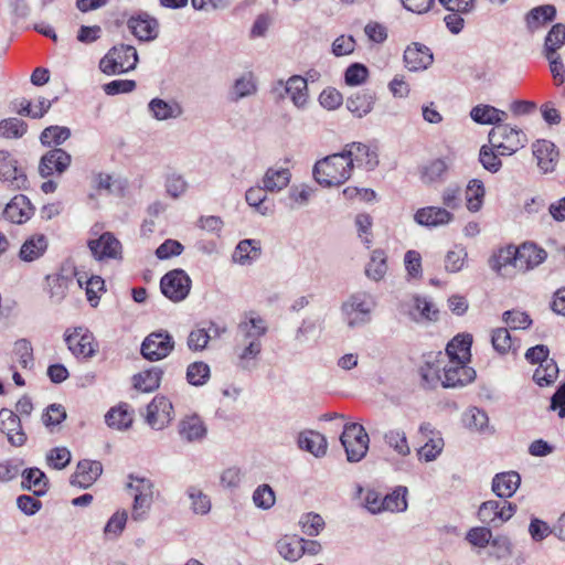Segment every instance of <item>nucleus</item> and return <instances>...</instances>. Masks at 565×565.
Segmentation results:
<instances>
[{"label": "nucleus", "mask_w": 565, "mask_h": 565, "mask_svg": "<svg viewBox=\"0 0 565 565\" xmlns=\"http://www.w3.org/2000/svg\"><path fill=\"white\" fill-rule=\"evenodd\" d=\"M466 360H448L443 367V363L427 361L422 369L423 380L434 385L440 382L444 387H457L471 383L476 377V371L468 366Z\"/></svg>", "instance_id": "f257e3e1"}, {"label": "nucleus", "mask_w": 565, "mask_h": 565, "mask_svg": "<svg viewBox=\"0 0 565 565\" xmlns=\"http://www.w3.org/2000/svg\"><path fill=\"white\" fill-rule=\"evenodd\" d=\"M352 162L342 152L327 156L313 166L315 180L324 188L339 186L347 182L352 173Z\"/></svg>", "instance_id": "f03ea898"}, {"label": "nucleus", "mask_w": 565, "mask_h": 565, "mask_svg": "<svg viewBox=\"0 0 565 565\" xmlns=\"http://www.w3.org/2000/svg\"><path fill=\"white\" fill-rule=\"evenodd\" d=\"M375 307L376 302L371 294L356 291L341 303L340 311L348 328L358 329L372 321Z\"/></svg>", "instance_id": "7ed1b4c3"}, {"label": "nucleus", "mask_w": 565, "mask_h": 565, "mask_svg": "<svg viewBox=\"0 0 565 565\" xmlns=\"http://www.w3.org/2000/svg\"><path fill=\"white\" fill-rule=\"evenodd\" d=\"M138 54L134 46L120 44L111 47L100 60L99 68L104 74L114 75L135 70Z\"/></svg>", "instance_id": "20e7f679"}, {"label": "nucleus", "mask_w": 565, "mask_h": 565, "mask_svg": "<svg viewBox=\"0 0 565 565\" xmlns=\"http://www.w3.org/2000/svg\"><path fill=\"white\" fill-rule=\"evenodd\" d=\"M489 142L501 156H512L525 147L527 138L521 129L502 124L491 129Z\"/></svg>", "instance_id": "39448f33"}, {"label": "nucleus", "mask_w": 565, "mask_h": 565, "mask_svg": "<svg viewBox=\"0 0 565 565\" xmlns=\"http://www.w3.org/2000/svg\"><path fill=\"white\" fill-rule=\"evenodd\" d=\"M340 441L350 462L361 461L367 450L370 438L365 428L359 423H348L343 427Z\"/></svg>", "instance_id": "423d86ee"}, {"label": "nucleus", "mask_w": 565, "mask_h": 565, "mask_svg": "<svg viewBox=\"0 0 565 565\" xmlns=\"http://www.w3.org/2000/svg\"><path fill=\"white\" fill-rule=\"evenodd\" d=\"M64 341L71 353L77 359H92L98 350V343L93 332L83 326L67 328L64 332Z\"/></svg>", "instance_id": "0eeeda50"}, {"label": "nucleus", "mask_w": 565, "mask_h": 565, "mask_svg": "<svg viewBox=\"0 0 565 565\" xmlns=\"http://www.w3.org/2000/svg\"><path fill=\"white\" fill-rule=\"evenodd\" d=\"M174 349V340L168 331L150 333L143 340L140 352L149 361H159L167 358Z\"/></svg>", "instance_id": "6e6552de"}, {"label": "nucleus", "mask_w": 565, "mask_h": 565, "mask_svg": "<svg viewBox=\"0 0 565 565\" xmlns=\"http://www.w3.org/2000/svg\"><path fill=\"white\" fill-rule=\"evenodd\" d=\"M162 294L170 300L178 302L186 298L191 289V279L182 269L167 273L160 281Z\"/></svg>", "instance_id": "1a4fd4ad"}, {"label": "nucleus", "mask_w": 565, "mask_h": 565, "mask_svg": "<svg viewBox=\"0 0 565 565\" xmlns=\"http://www.w3.org/2000/svg\"><path fill=\"white\" fill-rule=\"evenodd\" d=\"M173 418L172 403L162 395H157L147 406L146 423L153 429L161 430Z\"/></svg>", "instance_id": "9d476101"}, {"label": "nucleus", "mask_w": 565, "mask_h": 565, "mask_svg": "<svg viewBox=\"0 0 565 565\" xmlns=\"http://www.w3.org/2000/svg\"><path fill=\"white\" fill-rule=\"evenodd\" d=\"M0 431L7 435L13 447H22L26 443L28 437L19 415L9 408L0 409Z\"/></svg>", "instance_id": "9b49d317"}, {"label": "nucleus", "mask_w": 565, "mask_h": 565, "mask_svg": "<svg viewBox=\"0 0 565 565\" xmlns=\"http://www.w3.org/2000/svg\"><path fill=\"white\" fill-rule=\"evenodd\" d=\"M403 61L409 72H422L433 64L434 55L428 46L414 42L405 49Z\"/></svg>", "instance_id": "f8f14e48"}, {"label": "nucleus", "mask_w": 565, "mask_h": 565, "mask_svg": "<svg viewBox=\"0 0 565 565\" xmlns=\"http://www.w3.org/2000/svg\"><path fill=\"white\" fill-rule=\"evenodd\" d=\"M72 161V157L61 148H54L47 151L40 161L39 172L42 178H49L55 172L62 174L67 170Z\"/></svg>", "instance_id": "ddd939ff"}, {"label": "nucleus", "mask_w": 565, "mask_h": 565, "mask_svg": "<svg viewBox=\"0 0 565 565\" xmlns=\"http://www.w3.org/2000/svg\"><path fill=\"white\" fill-rule=\"evenodd\" d=\"M88 247L97 260L121 258V243L110 232L103 233L97 239H90Z\"/></svg>", "instance_id": "4468645a"}, {"label": "nucleus", "mask_w": 565, "mask_h": 565, "mask_svg": "<svg viewBox=\"0 0 565 565\" xmlns=\"http://www.w3.org/2000/svg\"><path fill=\"white\" fill-rule=\"evenodd\" d=\"M103 466L96 460H81L75 472L71 476V484L78 488H89L102 475Z\"/></svg>", "instance_id": "2eb2a0df"}, {"label": "nucleus", "mask_w": 565, "mask_h": 565, "mask_svg": "<svg viewBox=\"0 0 565 565\" xmlns=\"http://www.w3.org/2000/svg\"><path fill=\"white\" fill-rule=\"evenodd\" d=\"M454 214L441 206H425L416 211L414 220L417 224L426 227H438L449 224Z\"/></svg>", "instance_id": "dca6fc26"}, {"label": "nucleus", "mask_w": 565, "mask_h": 565, "mask_svg": "<svg viewBox=\"0 0 565 565\" xmlns=\"http://www.w3.org/2000/svg\"><path fill=\"white\" fill-rule=\"evenodd\" d=\"M127 25L140 41H152L158 36V21L147 13L130 17Z\"/></svg>", "instance_id": "f3484780"}, {"label": "nucleus", "mask_w": 565, "mask_h": 565, "mask_svg": "<svg viewBox=\"0 0 565 565\" xmlns=\"http://www.w3.org/2000/svg\"><path fill=\"white\" fill-rule=\"evenodd\" d=\"M518 270L526 273L541 265L547 257L545 249L534 243H524L518 247Z\"/></svg>", "instance_id": "a211bd4d"}, {"label": "nucleus", "mask_w": 565, "mask_h": 565, "mask_svg": "<svg viewBox=\"0 0 565 565\" xmlns=\"http://www.w3.org/2000/svg\"><path fill=\"white\" fill-rule=\"evenodd\" d=\"M472 337L470 334H459L455 337L446 347V353L438 352L436 363H444L448 360H466L469 361Z\"/></svg>", "instance_id": "6ab92c4d"}, {"label": "nucleus", "mask_w": 565, "mask_h": 565, "mask_svg": "<svg viewBox=\"0 0 565 565\" xmlns=\"http://www.w3.org/2000/svg\"><path fill=\"white\" fill-rule=\"evenodd\" d=\"M33 211L30 200L23 194H18L6 205L3 215L12 223L22 224L32 216Z\"/></svg>", "instance_id": "aec40b11"}, {"label": "nucleus", "mask_w": 565, "mask_h": 565, "mask_svg": "<svg viewBox=\"0 0 565 565\" xmlns=\"http://www.w3.org/2000/svg\"><path fill=\"white\" fill-rule=\"evenodd\" d=\"M180 437L188 443L201 441L205 438L207 428L196 414L185 416L178 425Z\"/></svg>", "instance_id": "412c9836"}, {"label": "nucleus", "mask_w": 565, "mask_h": 565, "mask_svg": "<svg viewBox=\"0 0 565 565\" xmlns=\"http://www.w3.org/2000/svg\"><path fill=\"white\" fill-rule=\"evenodd\" d=\"M342 153L350 158L352 168L354 167V162L364 164L367 170H373L379 164L377 154L361 142L347 145Z\"/></svg>", "instance_id": "4be33fe9"}, {"label": "nucleus", "mask_w": 565, "mask_h": 565, "mask_svg": "<svg viewBox=\"0 0 565 565\" xmlns=\"http://www.w3.org/2000/svg\"><path fill=\"white\" fill-rule=\"evenodd\" d=\"M257 93V81L252 72L243 73L238 76L228 89L227 98L232 103H237L243 98L250 97Z\"/></svg>", "instance_id": "5701e85b"}, {"label": "nucleus", "mask_w": 565, "mask_h": 565, "mask_svg": "<svg viewBox=\"0 0 565 565\" xmlns=\"http://www.w3.org/2000/svg\"><path fill=\"white\" fill-rule=\"evenodd\" d=\"M148 110L159 121L177 119L183 114V108L177 100H164L159 97L149 102Z\"/></svg>", "instance_id": "b1692460"}, {"label": "nucleus", "mask_w": 565, "mask_h": 565, "mask_svg": "<svg viewBox=\"0 0 565 565\" xmlns=\"http://www.w3.org/2000/svg\"><path fill=\"white\" fill-rule=\"evenodd\" d=\"M533 154L537 160V166L543 172H551L554 170L558 151L555 145L548 140H537L533 143Z\"/></svg>", "instance_id": "393cba45"}, {"label": "nucleus", "mask_w": 565, "mask_h": 565, "mask_svg": "<svg viewBox=\"0 0 565 565\" xmlns=\"http://www.w3.org/2000/svg\"><path fill=\"white\" fill-rule=\"evenodd\" d=\"M376 102L375 93L370 89L359 90L347 99V108L356 118H363L370 114Z\"/></svg>", "instance_id": "a878e982"}, {"label": "nucleus", "mask_w": 565, "mask_h": 565, "mask_svg": "<svg viewBox=\"0 0 565 565\" xmlns=\"http://www.w3.org/2000/svg\"><path fill=\"white\" fill-rule=\"evenodd\" d=\"M521 483L516 471L497 473L492 479V491L501 499L511 498Z\"/></svg>", "instance_id": "bb28decb"}, {"label": "nucleus", "mask_w": 565, "mask_h": 565, "mask_svg": "<svg viewBox=\"0 0 565 565\" xmlns=\"http://www.w3.org/2000/svg\"><path fill=\"white\" fill-rule=\"evenodd\" d=\"M23 490L32 491L35 497L44 495L49 490V478L39 468H26L21 473Z\"/></svg>", "instance_id": "cd10ccee"}, {"label": "nucleus", "mask_w": 565, "mask_h": 565, "mask_svg": "<svg viewBox=\"0 0 565 565\" xmlns=\"http://www.w3.org/2000/svg\"><path fill=\"white\" fill-rule=\"evenodd\" d=\"M0 181L7 183L11 190H25L29 185L28 177L18 166V161L0 164Z\"/></svg>", "instance_id": "c85d7f7f"}, {"label": "nucleus", "mask_w": 565, "mask_h": 565, "mask_svg": "<svg viewBox=\"0 0 565 565\" xmlns=\"http://www.w3.org/2000/svg\"><path fill=\"white\" fill-rule=\"evenodd\" d=\"M268 330L266 321L255 315L246 317L245 320L238 324V332L242 334V341H256L262 342L260 339Z\"/></svg>", "instance_id": "c756f323"}, {"label": "nucleus", "mask_w": 565, "mask_h": 565, "mask_svg": "<svg viewBox=\"0 0 565 565\" xmlns=\"http://www.w3.org/2000/svg\"><path fill=\"white\" fill-rule=\"evenodd\" d=\"M262 342L242 341V347L236 349L237 366L250 371L256 367V361L262 353Z\"/></svg>", "instance_id": "7c9ffc66"}, {"label": "nucleus", "mask_w": 565, "mask_h": 565, "mask_svg": "<svg viewBox=\"0 0 565 565\" xmlns=\"http://www.w3.org/2000/svg\"><path fill=\"white\" fill-rule=\"evenodd\" d=\"M473 121L481 125H502L508 114L490 105H477L470 111Z\"/></svg>", "instance_id": "2f4dec72"}, {"label": "nucleus", "mask_w": 565, "mask_h": 565, "mask_svg": "<svg viewBox=\"0 0 565 565\" xmlns=\"http://www.w3.org/2000/svg\"><path fill=\"white\" fill-rule=\"evenodd\" d=\"M518 247L513 245H509L500 248L497 253H494L489 259V265L492 270L497 271L500 275H504L503 269L508 266H512L518 269Z\"/></svg>", "instance_id": "473e14b6"}, {"label": "nucleus", "mask_w": 565, "mask_h": 565, "mask_svg": "<svg viewBox=\"0 0 565 565\" xmlns=\"http://www.w3.org/2000/svg\"><path fill=\"white\" fill-rule=\"evenodd\" d=\"M298 446L300 449L312 454L319 458L327 452V439L326 437L317 431H305L300 433L298 437Z\"/></svg>", "instance_id": "72a5a7b5"}, {"label": "nucleus", "mask_w": 565, "mask_h": 565, "mask_svg": "<svg viewBox=\"0 0 565 565\" xmlns=\"http://www.w3.org/2000/svg\"><path fill=\"white\" fill-rule=\"evenodd\" d=\"M163 370L159 366H152L134 375V386L138 391L149 393L153 392L160 386Z\"/></svg>", "instance_id": "f704fd0d"}, {"label": "nucleus", "mask_w": 565, "mask_h": 565, "mask_svg": "<svg viewBox=\"0 0 565 565\" xmlns=\"http://www.w3.org/2000/svg\"><path fill=\"white\" fill-rule=\"evenodd\" d=\"M47 248V238L43 234L29 237L20 248L19 256L24 262H33L40 258Z\"/></svg>", "instance_id": "c9c22d12"}, {"label": "nucleus", "mask_w": 565, "mask_h": 565, "mask_svg": "<svg viewBox=\"0 0 565 565\" xmlns=\"http://www.w3.org/2000/svg\"><path fill=\"white\" fill-rule=\"evenodd\" d=\"M291 179L289 169L268 168L262 179V183L268 192H279L285 189Z\"/></svg>", "instance_id": "e433bc0d"}, {"label": "nucleus", "mask_w": 565, "mask_h": 565, "mask_svg": "<svg viewBox=\"0 0 565 565\" xmlns=\"http://www.w3.org/2000/svg\"><path fill=\"white\" fill-rule=\"evenodd\" d=\"M556 17V9L552 4H544L533 8L526 14V25L531 32H535Z\"/></svg>", "instance_id": "4c0bfd02"}, {"label": "nucleus", "mask_w": 565, "mask_h": 565, "mask_svg": "<svg viewBox=\"0 0 565 565\" xmlns=\"http://www.w3.org/2000/svg\"><path fill=\"white\" fill-rule=\"evenodd\" d=\"M267 190L264 185L252 186L245 193L247 204L262 215H270L274 212V204H268Z\"/></svg>", "instance_id": "58836bf2"}, {"label": "nucleus", "mask_w": 565, "mask_h": 565, "mask_svg": "<svg viewBox=\"0 0 565 565\" xmlns=\"http://www.w3.org/2000/svg\"><path fill=\"white\" fill-rule=\"evenodd\" d=\"M448 164L443 159H435L423 167L420 179L425 184L441 183L446 180Z\"/></svg>", "instance_id": "ea45409f"}, {"label": "nucleus", "mask_w": 565, "mask_h": 565, "mask_svg": "<svg viewBox=\"0 0 565 565\" xmlns=\"http://www.w3.org/2000/svg\"><path fill=\"white\" fill-rule=\"evenodd\" d=\"M259 255V242L255 239H244L237 244L233 253V260L241 265H245L255 260Z\"/></svg>", "instance_id": "a19ab883"}, {"label": "nucleus", "mask_w": 565, "mask_h": 565, "mask_svg": "<svg viewBox=\"0 0 565 565\" xmlns=\"http://www.w3.org/2000/svg\"><path fill=\"white\" fill-rule=\"evenodd\" d=\"M286 93L290 96L292 103L297 107H302L307 104V81L298 75L291 76L285 85Z\"/></svg>", "instance_id": "79ce46f5"}, {"label": "nucleus", "mask_w": 565, "mask_h": 565, "mask_svg": "<svg viewBox=\"0 0 565 565\" xmlns=\"http://www.w3.org/2000/svg\"><path fill=\"white\" fill-rule=\"evenodd\" d=\"M106 424L119 430L127 429L132 424V414L128 412V405L122 404L110 408L105 415Z\"/></svg>", "instance_id": "37998d69"}, {"label": "nucleus", "mask_w": 565, "mask_h": 565, "mask_svg": "<svg viewBox=\"0 0 565 565\" xmlns=\"http://www.w3.org/2000/svg\"><path fill=\"white\" fill-rule=\"evenodd\" d=\"M186 495L191 503V510L194 514L205 515L211 511L212 503L207 494L199 487L190 486L186 489Z\"/></svg>", "instance_id": "c03bdc74"}, {"label": "nucleus", "mask_w": 565, "mask_h": 565, "mask_svg": "<svg viewBox=\"0 0 565 565\" xmlns=\"http://www.w3.org/2000/svg\"><path fill=\"white\" fill-rule=\"evenodd\" d=\"M387 271L386 255L382 249H374L371 259L365 267V274L369 278L379 281Z\"/></svg>", "instance_id": "a18cd8bd"}, {"label": "nucleus", "mask_w": 565, "mask_h": 565, "mask_svg": "<svg viewBox=\"0 0 565 565\" xmlns=\"http://www.w3.org/2000/svg\"><path fill=\"white\" fill-rule=\"evenodd\" d=\"M128 513L126 510L115 512L104 526V537L106 540H117L126 527Z\"/></svg>", "instance_id": "49530a36"}, {"label": "nucleus", "mask_w": 565, "mask_h": 565, "mask_svg": "<svg viewBox=\"0 0 565 565\" xmlns=\"http://www.w3.org/2000/svg\"><path fill=\"white\" fill-rule=\"evenodd\" d=\"M484 186L480 180L472 179L466 189L467 209L470 212H478L482 206Z\"/></svg>", "instance_id": "de8ad7c7"}, {"label": "nucleus", "mask_w": 565, "mask_h": 565, "mask_svg": "<svg viewBox=\"0 0 565 565\" xmlns=\"http://www.w3.org/2000/svg\"><path fill=\"white\" fill-rule=\"evenodd\" d=\"M211 376V369L209 364L203 361H196L186 367V381L193 386L204 385Z\"/></svg>", "instance_id": "09e8293b"}, {"label": "nucleus", "mask_w": 565, "mask_h": 565, "mask_svg": "<svg viewBox=\"0 0 565 565\" xmlns=\"http://www.w3.org/2000/svg\"><path fill=\"white\" fill-rule=\"evenodd\" d=\"M558 376V366L554 360L545 361L534 371L533 381L539 386H548L555 382Z\"/></svg>", "instance_id": "8fccbe9b"}, {"label": "nucleus", "mask_w": 565, "mask_h": 565, "mask_svg": "<svg viewBox=\"0 0 565 565\" xmlns=\"http://www.w3.org/2000/svg\"><path fill=\"white\" fill-rule=\"evenodd\" d=\"M278 553L289 562H296L301 557L300 539L285 536L277 542Z\"/></svg>", "instance_id": "3c124183"}, {"label": "nucleus", "mask_w": 565, "mask_h": 565, "mask_svg": "<svg viewBox=\"0 0 565 565\" xmlns=\"http://www.w3.org/2000/svg\"><path fill=\"white\" fill-rule=\"evenodd\" d=\"M407 488L397 487L392 493L383 498L384 510L391 512H403L407 509Z\"/></svg>", "instance_id": "603ef678"}, {"label": "nucleus", "mask_w": 565, "mask_h": 565, "mask_svg": "<svg viewBox=\"0 0 565 565\" xmlns=\"http://www.w3.org/2000/svg\"><path fill=\"white\" fill-rule=\"evenodd\" d=\"M565 44V24L556 23L545 38V53L556 54V51Z\"/></svg>", "instance_id": "864d4df0"}, {"label": "nucleus", "mask_w": 565, "mask_h": 565, "mask_svg": "<svg viewBox=\"0 0 565 565\" xmlns=\"http://www.w3.org/2000/svg\"><path fill=\"white\" fill-rule=\"evenodd\" d=\"M70 137V128L62 126H50L42 131L40 139L44 146H58L66 141Z\"/></svg>", "instance_id": "5fc2aeb1"}, {"label": "nucleus", "mask_w": 565, "mask_h": 565, "mask_svg": "<svg viewBox=\"0 0 565 565\" xmlns=\"http://www.w3.org/2000/svg\"><path fill=\"white\" fill-rule=\"evenodd\" d=\"M494 150L495 148H493L492 145H483L479 151L480 163L487 171L491 173H497L502 167V161L499 158L501 154L499 151L495 152Z\"/></svg>", "instance_id": "6e6d98bb"}, {"label": "nucleus", "mask_w": 565, "mask_h": 565, "mask_svg": "<svg viewBox=\"0 0 565 565\" xmlns=\"http://www.w3.org/2000/svg\"><path fill=\"white\" fill-rule=\"evenodd\" d=\"M463 422L470 429L484 431L488 428L489 417L484 411L471 407L465 413Z\"/></svg>", "instance_id": "4d7b16f0"}, {"label": "nucleus", "mask_w": 565, "mask_h": 565, "mask_svg": "<svg viewBox=\"0 0 565 565\" xmlns=\"http://www.w3.org/2000/svg\"><path fill=\"white\" fill-rule=\"evenodd\" d=\"M384 440L399 456L409 455L411 448L403 430L392 429L387 431L384 436Z\"/></svg>", "instance_id": "13d9d810"}, {"label": "nucleus", "mask_w": 565, "mask_h": 565, "mask_svg": "<svg viewBox=\"0 0 565 565\" xmlns=\"http://www.w3.org/2000/svg\"><path fill=\"white\" fill-rule=\"evenodd\" d=\"M444 439L440 435H434L418 449L419 459L426 462L435 460L443 451Z\"/></svg>", "instance_id": "bf43d9fd"}, {"label": "nucleus", "mask_w": 565, "mask_h": 565, "mask_svg": "<svg viewBox=\"0 0 565 565\" xmlns=\"http://www.w3.org/2000/svg\"><path fill=\"white\" fill-rule=\"evenodd\" d=\"M19 114L31 118H41L51 107V102L44 97H40L36 104L32 105L29 100L22 99L20 103Z\"/></svg>", "instance_id": "052dcab7"}, {"label": "nucleus", "mask_w": 565, "mask_h": 565, "mask_svg": "<svg viewBox=\"0 0 565 565\" xmlns=\"http://www.w3.org/2000/svg\"><path fill=\"white\" fill-rule=\"evenodd\" d=\"M28 129V125L19 118H8L0 121V134L6 138H20Z\"/></svg>", "instance_id": "680f3d73"}, {"label": "nucleus", "mask_w": 565, "mask_h": 565, "mask_svg": "<svg viewBox=\"0 0 565 565\" xmlns=\"http://www.w3.org/2000/svg\"><path fill=\"white\" fill-rule=\"evenodd\" d=\"M491 343L499 354H507L512 349V338L507 328H498L492 330Z\"/></svg>", "instance_id": "e2e57ef3"}, {"label": "nucleus", "mask_w": 565, "mask_h": 565, "mask_svg": "<svg viewBox=\"0 0 565 565\" xmlns=\"http://www.w3.org/2000/svg\"><path fill=\"white\" fill-rule=\"evenodd\" d=\"M461 188L458 184H449L441 192V203L444 209L457 210L461 206Z\"/></svg>", "instance_id": "0e129e2a"}, {"label": "nucleus", "mask_w": 565, "mask_h": 565, "mask_svg": "<svg viewBox=\"0 0 565 565\" xmlns=\"http://www.w3.org/2000/svg\"><path fill=\"white\" fill-rule=\"evenodd\" d=\"M499 501L489 500L483 502L478 510V518L482 523L499 525Z\"/></svg>", "instance_id": "69168bd1"}, {"label": "nucleus", "mask_w": 565, "mask_h": 565, "mask_svg": "<svg viewBox=\"0 0 565 565\" xmlns=\"http://www.w3.org/2000/svg\"><path fill=\"white\" fill-rule=\"evenodd\" d=\"M153 501V495H134V503L131 510V519L136 522L143 521L150 511Z\"/></svg>", "instance_id": "338daca9"}, {"label": "nucleus", "mask_w": 565, "mask_h": 565, "mask_svg": "<svg viewBox=\"0 0 565 565\" xmlns=\"http://www.w3.org/2000/svg\"><path fill=\"white\" fill-rule=\"evenodd\" d=\"M503 321L511 328V329H527L532 324V319L530 316L520 310H508L503 312L502 316Z\"/></svg>", "instance_id": "774afa93"}]
</instances>
